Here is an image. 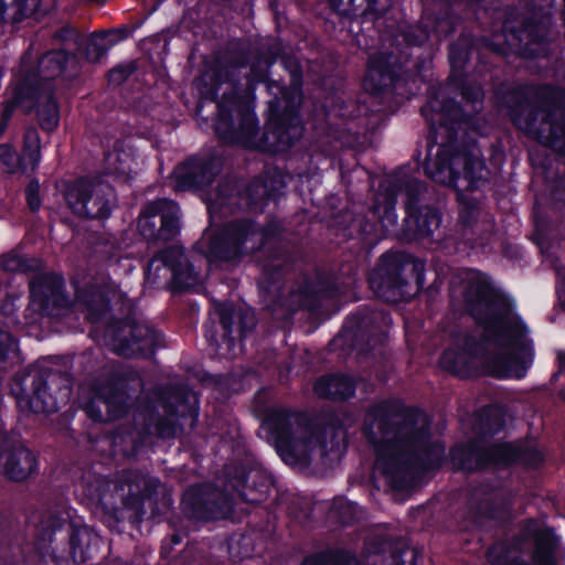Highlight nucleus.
<instances>
[{
  "label": "nucleus",
  "mask_w": 565,
  "mask_h": 565,
  "mask_svg": "<svg viewBox=\"0 0 565 565\" xmlns=\"http://www.w3.org/2000/svg\"><path fill=\"white\" fill-rule=\"evenodd\" d=\"M530 102L526 89L521 86L508 88L501 96V104L508 108V113L515 125L519 124L520 114L529 107Z\"/></svg>",
  "instance_id": "obj_53"
},
{
  "label": "nucleus",
  "mask_w": 565,
  "mask_h": 565,
  "mask_svg": "<svg viewBox=\"0 0 565 565\" xmlns=\"http://www.w3.org/2000/svg\"><path fill=\"white\" fill-rule=\"evenodd\" d=\"M401 411L403 413L406 434H412L418 429L425 431L420 441L409 445L416 471L429 472L440 469L446 459V447L440 441L431 440L429 420H426V423L420 426L418 425L420 418L425 416L424 411L418 406L406 405L402 398Z\"/></svg>",
  "instance_id": "obj_27"
},
{
  "label": "nucleus",
  "mask_w": 565,
  "mask_h": 565,
  "mask_svg": "<svg viewBox=\"0 0 565 565\" xmlns=\"http://www.w3.org/2000/svg\"><path fill=\"white\" fill-rule=\"evenodd\" d=\"M225 486L243 502L260 505L273 500L266 507L268 518L282 504H287L288 494L279 493L274 476L265 468L242 461H232L224 466Z\"/></svg>",
  "instance_id": "obj_16"
},
{
  "label": "nucleus",
  "mask_w": 565,
  "mask_h": 565,
  "mask_svg": "<svg viewBox=\"0 0 565 565\" xmlns=\"http://www.w3.org/2000/svg\"><path fill=\"white\" fill-rule=\"evenodd\" d=\"M438 7L434 13V31L438 35L448 36L456 31L457 25L462 20L458 11L465 12L466 19H480V11L486 13L482 0H430Z\"/></svg>",
  "instance_id": "obj_36"
},
{
  "label": "nucleus",
  "mask_w": 565,
  "mask_h": 565,
  "mask_svg": "<svg viewBox=\"0 0 565 565\" xmlns=\"http://www.w3.org/2000/svg\"><path fill=\"white\" fill-rule=\"evenodd\" d=\"M100 536L86 524L72 519L68 511L51 513L34 530V547L50 554L55 565H81L99 551Z\"/></svg>",
  "instance_id": "obj_6"
},
{
  "label": "nucleus",
  "mask_w": 565,
  "mask_h": 565,
  "mask_svg": "<svg viewBox=\"0 0 565 565\" xmlns=\"http://www.w3.org/2000/svg\"><path fill=\"white\" fill-rule=\"evenodd\" d=\"M78 300L85 306L86 318L92 323L104 321L111 311L109 295L97 285H90L77 294Z\"/></svg>",
  "instance_id": "obj_45"
},
{
  "label": "nucleus",
  "mask_w": 565,
  "mask_h": 565,
  "mask_svg": "<svg viewBox=\"0 0 565 565\" xmlns=\"http://www.w3.org/2000/svg\"><path fill=\"white\" fill-rule=\"evenodd\" d=\"M217 313L222 330L221 339L218 340L215 334H206V337L218 349L225 347L227 351H232L236 347V342L247 339L257 326V318L252 309L239 308L236 310L232 305H221L217 308Z\"/></svg>",
  "instance_id": "obj_32"
},
{
  "label": "nucleus",
  "mask_w": 565,
  "mask_h": 565,
  "mask_svg": "<svg viewBox=\"0 0 565 565\" xmlns=\"http://www.w3.org/2000/svg\"><path fill=\"white\" fill-rule=\"evenodd\" d=\"M524 347L512 343V340L504 338L502 343H492L508 350V354L489 353L482 355L478 361V377L491 376L494 379H507L512 367L516 369V377L521 379L531 367L533 362V342L526 335H522Z\"/></svg>",
  "instance_id": "obj_28"
},
{
  "label": "nucleus",
  "mask_w": 565,
  "mask_h": 565,
  "mask_svg": "<svg viewBox=\"0 0 565 565\" xmlns=\"http://www.w3.org/2000/svg\"><path fill=\"white\" fill-rule=\"evenodd\" d=\"M161 415L159 406L154 401L148 399L143 402L135 415V422L139 426L140 436L151 437L156 431Z\"/></svg>",
  "instance_id": "obj_52"
},
{
  "label": "nucleus",
  "mask_w": 565,
  "mask_h": 565,
  "mask_svg": "<svg viewBox=\"0 0 565 565\" xmlns=\"http://www.w3.org/2000/svg\"><path fill=\"white\" fill-rule=\"evenodd\" d=\"M511 548L504 541L493 543L488 547L486 556L491 565H512L518 555H512Z\"/></svg>",
  "instance_id": "obj_62"
},
{
  "label": "nucleus",
  "mask_w": 565,
  "mask_h": 565,
  "mask_svg": "<svg viewBox=\"0 0 565 565\" xmlns=\"http://www.w3.org/2000/svg\"><path fill=\"white\" fill-rule=\"evenodd\" d=\"M137 230L149 245L173 241L181 232V209L177 201L161 198L148 202L141 210Z\"/></svg>",
  "instance_id": "obj_23"
},
{
  "label": "nucleus",
  "mask_w": 565,
  "mask_h": 565,
  "mask_svg": "<svg viewBox=\"0 0 565 565\" xmlns=\"http://www.w3.org/2000/svg\"><path fill=\"white\" fill-rule=\"evenodd\" d=\"M273 63L274 60L266 67L253 63L246 77V87L223 93L218 103V117L213 122L214 134L222 143L246 145L256 138L259 131V120L255 111L256 87L265 84L268 90V83L276 82L269 77L268 67Z\"/></svg>",
  "instance_id": "obj_5"
},
{
  "label": "nucleus",
  "mask_w": 565,
  "mask_h": 565,
  "mask_svg": "<svg viewBox=\"0 0 565 565\" xmlns=\"http://www.w3.org/2000/svg\"><path fill=\"white\" fill-rule=\"evenodd\" d=\"M250 57L249 46L241 41L231 42L223 56L216 58L214 68H221L223 74H225V68H245L249 65Z\"/></svg>",
  "instance_id": "obj_50"
},
{
  "label": "nucleus",
  "mask_w": 565,
  "mask_h": 565,
  "mask_svg": "<svg viewBox=\"0 0 565 565\" xmlns=\"http://www.w3.org/2000/svg\"><path fill=\"white\" fill-rule=\"evenodd\" d=\"M28 543L22 525L0 511V556L4 558L24 557V545Z\"/></svg>",
  "instance_id": "obj_41"
},
{
  "label": "nucleus",
  "mask_w": 565,
  "mask_h": 565,
  "mask_svg": "<svg viewBox=\"0 0 565 565\" xmlns=\"http://www.w3.org/2000/svg\"><path fill=\"white\" fill-rule=\"evenodd\" d=\"M224 158L221 153L209 150L189 156L177 164L171 178L177 192H198L210 188L221 174Z\"/></svg>",
  "instance_id": "obj_25"
},
{
  "label": "nucleus",
  "mask_w": 565,
  "mask_h": 565,
  "mask_svg": "<svg viewBox=\"0 0 565 565\" xmlns=\"http://www.w3.org/2000/svg\"><path fill=\"white\" fill-rule=\"evenodd\" d=\"M395 203V193H391L386 195L383 209L380 204L374 203L366 213L348 214V223L343 227L344 236L356 241L363 250L372 249L384 236L383 221L396 222Z\"/></svg>",
  "instance_id": "obj_26"
},
{
  "label": "nucleus",
  "mask_w": 565,
  "mask_h": 565,
  "mask_svg": "<svg viewBox=\"0 0 565 565\" xmlns=\"http://www.w3.org/2000/svg\"><path fill=\"white\" fill-rule=\"evenodd\" d=\"M161 415L152 436L171 438L178 426L194 429L199 423L200 406L198 394L186 384H173L159 393Z\"/></svg>",
  "instance_id": "obj_21"
},
{
  "label": "nucleus",
  "mask_w": 565,
  "mask_h": 565,
  "mask_svg": "<svg viewBox=\"0 0 565 565\" xmlns=\"http://www.w3.org/2000/svg\"><path fill=\"white\" fill-rule=\"evenodd\" d=\"M1 459H4L3 473L11 481H25L38 471V458L32 450L21 444H11L6 436H0Z\"/></svg>",
  "instance_id": "obj_37"
},
{
  "label": "nucleus",
  "mask_w": 565,
  "mask_h": 565,
  "mask_svg": "<svg viewBox=\"0 0 565 565\" xmlns=\"http://www.w3.org/2000/svg\"><path fill=\"white\" fill-rule=\"evenodd\" d=\"M266 184L269 200L277 202L286 186L285 173L281 169L274 167L258 175Z\"/></svg>",
  "instance_id": "obj_61"
},
{
  "label": "nucleus",
  "mask_w": 565,
  "mask_h": 565,
  "mask_svg": "<svg viewBox=\"0 0 565 565\" xmlns=\"http://www.w3.org/2000/svg\"><path fill=\"white\" fill-rule=\"evenodd\" d=\"M369 555L381 557L382 565H405V554L409 552L406 541L401 537L379 534L366 539L364 543ZM409 565H417V550H412Z\"/></svg>",
  "instance_id": "obj_38"
},
{
  "label": "nucleus",
  "mask_w": 565,
  "mask_h": 565,
  "mask_svg": "<svg viewBox=\"0 0 565 565\" xmlns=\"http://www.w3.org/2000/svg\"><path fill=\"white\" fill-rule=\"evenodd\" d=\"M498 21L491 28L492 39L478 38L471 33H461L448 45V77L467 75V66L478 42L493 52L503 54L511 51L522 58H546L554 56L555 43L551 40L552 13L543 7L536 9L530 2L527 10L508 6L502 12H495Z\"/></svg>",
  "instance_id": "obj_2"
},
{
  "label": "nucleus",
  "mask_w": 565,
  "mask_h": 565,
  "mask_svg": "<svg viewBox=\"0 0 565 565\" xmlns=\"http://www.w3.org/2000/svg\"><path fill=\"white\" fill-rule=\"evenodd\" d=\"M253 223L250 239L259 238L256 246H252V254H257V263L260 267L259 288L263 292H280L284 288L286 276L295 270V259L289 250L281 244L282 226L276 220H270L260 225L255 220Z\"/></svg>",
  "instance_id": "obj_14"
},
{
  "label": "nucleus",
  "mask_w": 565,
  "mask_h": 565,
  "mask_svg": "<svg viewBox=\"0 0 565 565\" xmlns=\"http://www.w3.org/2000/svg\"><path fill=\"white\" fill-rule=\"evenodd\" d=\"M160 487L161 481L157 477H149L138 469H124L115 483V491L121 499L122 508L109 502L113 494L109 493L107 483L87 484L85 494L100 509L102 523L111 533H121L125 510L132 511L136 516H142L146 501H156Z\"/></svg>",
  "instance_id": "obj_9"
},
{
  "label": "nucleus",
  "mask_w": 565,
  "mask_h": 565,
  "mask_svg": "<svg viewBox=\"0 0 565 565\" xmlns=\"http://www.w3.org/2000/svg\"><path fill=\"white\" fill-rule=\"evenodd\" d=\"M439 365L458 379H478V361L456 347L443 351Z\"/></svg>",
  "instance_id": "obj_44"
},
{
  "label": "nucleus",
  "mask_w": 565,
  "mask_h": 565,
  "mask_svg": "<svg viewBox=\"0 0 565 565\" xmlns=\"http://www.w3.org/2000/svg\"><path fill=\"white\" fill-rule=\"evenodd\" d=\"M429 39L430 30L422 23L399 28L392 49L369 58L362 82L364 90L374 96L392 92L408 72L413 50L420 49Z\"/></svg>",
  "instance_id": "obj_10"
},
{
  "label": "nucleus",
  "mask_w": 565,
  "mask_h": 565,
  "mask_svg": "<svg viewBox=\"0 0 565 565\" xmlns=\"http://www.w3.org/2000/svg\"><path fill=\"white\" fill-rule=\"evenodd\" d=\"M140 381L138 371L119 367L111 370L106 380L95 386L109 418L118 419L128 413L131 384Z\"/></svg>",
  "instance_id": "obj_31"
},
{
  "label": "nucleus",
  "mask_w": 565,
  "mask_h": 565,
  "mask_svg": "<svg viewBox=\"0 0 565 565\" xmlns=\"http://www.w3.org/2000/svg\"><path fill=\"white\" fill-rule=\"evenodd\" d=\"M79 72L78 58L76 53L58 49L45 52L36 63L24 54L21 58L20 67L11 86L24 85L26 88H34L32 100L36 103L46 88H53L50 82L62 78L63 81H72Z\"/></svg>",
  "instance_id": "obj_17"
},
{
  "label": "nucleus",
  "mask_w": 565,
  "mask_h": 565,
  "mask_svg": "<svg viewBox=\"0 0 565 565\" xmlns=\"http://www.w3.org/2000/svg\"><path fill=\"white\" fill-rule=\"evenodd\" d=\"M41 0H0V19L10 14L13 23H20L31 17L40 7Z\"/></svg>",
  "instance_id": "obj_51"
},
{
  "label": "nucleus",
  "mask_w": 565,
  "mask_h": 565,
  "mask_svg": "<svg viewBox=\"0 0 565 565\" xmlns=\"http://www.w3.org/2000/svg\"><path fill=\"white\" fill-rule=\"evenodd\" d=\"M507 417L508 412L503 405H483L475 413L473 434L479 439H491L505 429Z\"/></svg>",
  "instance_id": "obj_42"
},
{
  "label": "nucleus",
  "mask_w": 565,
  "mask_h": 565,
  "mask_svg": "<svg viewBox=\"0 0 565 565\" xmlns=\"http://www.w3.org/2000/svg\"><path fill=\"white\" fill-rule=\"evenodd\" d=\"M404 192V213L399 237L407 243L429 241L443 222L441 198L417 178L396 179Z\"/></svg>",
  "instance_id": "obj_12"
},
{
  "label": "nucleus",
  "mask_w": 565,
  "mask_h": 565,
  "mask_svg": "<svg viewBox=\"0 0 565 565\" xmlns=\"http://www.w3.org/2000/svg\"><path fill=\"white\" fill-rule=\"evenodd\" d=\"M525 541L534 539L535 550L533 559L540 565H557L554 557V534L551 529L540 531L534 519L525 520L524 524L518 532Z\"/></svg>",
  "instance_id": "obj_43"
},
{
  "label": "nucleus",
  "mask_w": 565,
  "mask_h": 565,
  "mask_svg": "<svg viewBox=\"0 0 565 565\" xmlns=\"http://www.w3.org/2000/svg\"><path fill=\"white\" fill-rule=\"evenodd\" d=\"M253 223L248 217L232 220L217 228L207 239H199L193 249L203 255L210 264H235L252 254L247 242L250 239Z\"/></svg>",
  "instance_id": "obj_20"
},
{
  "label": "nucleus",
  "mask_w": 565,
  "mask_h": 565,
  "mask_svg": "<svg viewBox=\"0 0 565 565\" xmlns=\"http://www.w3.org/2000/svg\"><path fill=\"white\" fill-rule=\"evenodd\" d=\"M473 438L456 444L449 449V457L452 465L467 472H473Z\"/></svg>",
  "instance_id": "obj_56"
},
{
  "label": "nucleus",
  "mask_w": 565,
  "mask_h": 565,
  "mask_svg": "<svg viewBox=\"0 0 565 565\" xmlns=\"http://www.w3.org/2000/svg\"><path fill=\"white\" fill-rule=\"evenodd\" d=\"M56 385L71 390V376L66 372L44 367L28 375L17 393V405L33 414H53L60 409L57 397L52 393Z\"/></svg>",
  "instance_id": "obj_22"
},
{
  "label": "nucleus",
  "mask_w": 565,
  "mask_h": 565,
  "mask_svg": "<svg viewBox=\"0 0 565 565\" xmlns=\"http://www.w3.org/2000/svg\"><path fill=\"white\" fill-rule=\"evenodd\" d=\"M253 412L260 420L267 440L285 462H303L316 444L327 446L329 435L333 437L340 433L345 437L343 423L337 415H315L268 403L260 392L254 397Z\"/></svg>",
  "instance_id": "obj_3"
},
{
  "label": "nucleus",
  "mask_w": 565,
  "mask_h": 565,
  "mask_svg": "<svg viewBox=\"0 0 565 565\" xmlns=\"http://www.w3.org/2000/svg\"><path fill=\"white\" fill-rule=\"evenodd\" d=\"M484 439L473 437V472H482L490 470L489 461V444L483 445Z\"/></svg>",
  "instance_id": "obj_63"
},
{
  "label": "nucleus",
  "mask_w": 565,
  "mask_h": 565,
  "mask_svg": "<svg viewBox=\"0 0 565 565\" xmlns=\"http://www.w3.org/2000/svg\"><path fill=\"white\" fill-rule=\"evenodd\" d=\"M490 470H507L515 465L536 469L545 461L544 454L535 446L516 441H495L489 444Z\"/></svg>",
  "instance_id": "obj_35"
},
{
  "label": "nucleus",
  "mask_w": 565,
  "mask_h": 565,
  "mask_svg": "<svg viewBox=\"0 0 565 565\" xmlns=\"http://www.w3.org/2000/svg\"><path fill=\"white\" fill-rule=\"evenodd\" d=\"M511 497L489 480L470 486L462 504L456 511L461 531L483 529L490 522L504 521L511 515Z\"/></svg>",
  "instance_id": "obj_15"
},
{
  "label": "nucleus",
  "mask_w": 565,
  "mask_h": 565,
  "mask_svg": "<svg viewBox=\"0 0 565 565\" xmlns=\"http://www.w3.org/2000/svg\"><path fill=\"white\" fill-rule=\"evenodd\" d=\"M299 307L311 315L322 311L323 301L316 284H305L298 292Z\"/></svg>",
  "instance_id": "obj_58"
},
{
  "label": "nucleus",
  "mask_w": 565,
  "mask_h": 565,
  "mask_svg": "<svg viewBox=\"0 0 565 565\" xmlns=\"http://www.w3.org/2000/svg\"><path fill=\"white\" fill-rule=\"evenodd\" d=\"M330 511L343 525H351L360 519L359 505L344 497H335Z\"/></svg>",
  "instance_id": "obj_57"
},
{
  "label": "nucleus",
  "mask_w": 565,
  "mask_h": 565,
  "mask_svg": "<svg viewBox=\"0 0 565 565\" xmlns=\"http://www.w3.org/2000/svg\"><path fill=\"white\" fill-rule=\"evenodd\" d=\"M463 305L475 324L484 331L486 339L509 338L524 347L521 338L526 335L527 327L520 317L512 319L514 300L491 282L470 281L463 290Z\"/></svg>",
  "instance_id": "obj_8"
},
{
  "label": "nucleus",
  "mask_w": 565,
  "mask_h": 565,
  "mask_svg": "<svg viewBox=\"0 0 565 565\" xmlns=\"http://www.w3.org/2000/svg\"><path fill=\"white\" fill-rule=\"evenodd\" d=\"M489 173H491V172L489 171ZM425 175L427 177L426 173H425ZM428 178L431 179L434 182H437V183H440V184H444V185H447L449 188L457 190V200H458V204H459L458 221L462 226L471 227L478 222L479 210H480L479 202L475 198L466 196L462 193V190H466L468 192H475L477 190H480L481 188H483L486 184L489 183L490 174L487 175L486 181L477 189H468V180L465 179L462 173L460 174L459 179L454 184L448 182L449 178H448L447 173L443 174L444 180H438L430 175H428Z\"/></svg>",
  "instance_id": "obj_40"
},
{
  "label": "nucleus",
  "mask_w": 565,
  "mask_h": 565,
  "mask_svg": "<svg viewBox=\"0 0 565 565\" xmlns=\"http://www.w3.org/2000/svg\"><path fill=\"white\" fill-rule=\"evenodd\" d=\"M180 509L188 520L203 523L223 520L233 511L230 498L210 482L189 486L182 493Z\"/></svg>",
  "instance_id": "obj_24"
},
{
  "label": "nucleus",
  "mask_w": 565,
  "mask_h": 565,
  "mask_svg": "<svg viewBox=\"0 0 565 565\" xmlns=\"http://www.w3.org/2000/svg\"><path fill=\"white\" fill-rule=\"evenodd\" d=\"M158 262L171 273L169 289L173 295L188 292L200 282V274L188 259L182 246L170 245L159 249L149 267Z\"/></svg>",
  "instance_id": "obj_33"
},
{
  "label": "nucleus",
  "mask_w": 565,
  "mask_h": 565,
  "mask_svg": "<svg viewBox=\"0 0 565 565\" xmlns=\"http://www.w3.org/2000/svg\"><path fill=\"white\" fill-rule=\"evenodd\" d=\"M502 342H503L502 338H497L495 340L486 339L484 331H482V334L480 338H477L475 334L467 332L463 334V337L460 340V343H458L456 345V348H458L460 351L469 354L470 356H472L473 359L479 361V359L482 355H486L489 353L488 344L502 343Z\"/></svg>",
  "instance_id": "obj_54"
},
{
  "label": "nucleus",
  "mask_w": 565,
  "mask_h": 565,
  "mask_svg": "<svg viewBox=\"0 0 565 565\" xmlns=\"http://www.w3.org/2000/svg\"><path fill=\"white\" fill-rule=\"evenodd\" d=\"M539 115L540 108L530 102L529 107L520 114L519 124L524 122L529 130L535 131L540 143L565 158V116L558 119L548 111L539 124Z\"/></svg>",
  "instance_id": "obj_34"
},
{
  "label": "nucleus",
  "mask_w": 565,
  "mask_h": 565,
  "mask_svg": "<svg viewBox=\"0 0 565 565\" xmlns=\"http://www.w3.org/2000/svg\"><path fill=\"white\" fill-rule=\"evenodd\" d=\"M111 46L104 31L92 33L85 42V56L90 62H99Z\"/></svg>",
  "instance_id": "obj_59"
},
{
  "label": "nucleus",
  "mask_w": 565,
  "mask_h": 565,
  "mask_svg": "<svg viewBox=\"0 0 565 565\" xmlns=\"http://www.w3.org/2000/svg\"><path fill=\"white\" fill-rule=\"evenodd\" d=\"M162 337V332L131 317H113L105 327V338L114 352L126 359L153 358Z\"/></svg>",
  "instance_id": "obj_19"
},
{
  "label": "nucleus",
  "mask_w": 565,
  "mask_h": 565,
  "mask_svg": "<svg viewBox=\"0 0 565 565\" xmlns=\"http://www.w3.org/2000/svg\"><path fill=\"white\" fill-rule=\"evenodd\" d=\"M11 97L2 103V111L0 117V138L3 136L17 109H21L24 114H31L35 103L32 100L34 88H26L24 85L11 86Z\"/></svg>",
  "instance_id": "obj_46"
},
{
  "label": "nucleus",
  "mask_w": 565,
  "mask_h": 565,
  "mask_svg": "<svg viewBox=\"0 0 565 565\" xmlns=\"http://www.w3.org/2000/svg\"><path fill=\"white\" fill-rule=\"evenodd\" d=\"M32 111H35L38 125L44 132L52 134L58 128L61 109L54 88H46L44 100L39 98Z\"/></svg>",
  "instance_id": "obj_47"
},
{
  "label": "nucleus",
  "mask_w": 565,
  "mask_h": 565,
  "mask_svg": "<svg viewBox=\"0 0 565 565\" xmlns=\"http://www.w3.org/2000/svg\"><path fill=\"white\" fill-rule=\"evenodd\" d=\"M447 85L458 92L466 104L463 106L454 97H445L438 90L429 94L420 107V115L426 120L427 154L423 163L424 173L454 184L462 173L468 180V189L479 188L489 174V168L478 148L477 140L458 142L460 130H477L478 115L483 108L484 92L482 86L469 78V74L447 77Z\"/></svg>",
  "instance_id": "obj_1"
},
{
  "label": "nucleus",
  "mask_w": 565,
  "mask_h": 565,
  "mask_svg": "<svg viewBox=\"0 0 565 565\" xmlns=\"http://www.w3.org/2000/svg\"><path fill=\"white\" fill-rule=\"evenodd\" d=\"M299 565H361L356 554L345 547L328 546L303 557Z\"/></svg>",
  "instance_id": "obj_48"
},
{
  "label": "nucleus",
  "mask_w": 565,
  "mask_h": 565,
  "mask_svg": "<svg viewBox=\"0 0 565 565\" xmlns=\"http://www.w3.org/2000/svg\"><path fill=\"white\" fill-rule=\"evenodd\" d=\"M70 307L64 278L55 273L36 276L30 282V302L26 310L39 318H53Z\"/></svg>",
  "instance_id": "obj_30"
},
{
  "label": "nucleus",
  "mask_w": 565,
  "mask_h": 565,
  "mask_svg": "<svg viewBox=\"0 0 565 565\" xmlns=\"http://www.w3.org/2000/svg\"><path fill=\"white\" fill-rule=\"evenodd\" d=\"M371 108L364 100L345 99L343 95L328 94L312 110V129L321 137H339L342 132L359 131L369 125Z\"/></svg>",
  "instance_id": "obj_18"
},
{
  "label": "nucleus",
  "mask_w": 565,
  "mask_h": 565,
  "mask_svg": "<svg viewBox=\"0 0 565 565\" xmlns=\"http://www.w3.org/2000/svg\"><path fill=\"white\" fill-rule=\"evenodd\" d=\"M302 73H291L290 85L280 81L268 83L267 117L256 147L260 152L276 156L287 152L302 137L305 126L299 114L302 96Z\"/></svg>",
  "instance_id": "obj_7"
},
{
  "label": "nucleus",
  "mask_w": 565,
  "mask_h": 565,
  "mask_svg": "<svg viewBox=\"0 0 565 565\" xmlns=\"http://www.w3.org/2000/svg\"><path fill=\"white\" fill-rule=\"evenodd\" d=\"M63 199L72 213L87 220H106L111 214L107 194L96 189L88 177H78L64 182Z\"/></svg>",
  "instance_id": "obj_29"
},
{
  "label": "nucleus",
  "mask_w": 565,
  "mask_h": 565,
  "mask_svg": "<svg viewBox=\"0 0 565 565\" xmlns=\"http://www.w3.org/2000/svg\"><path fill=\"white\" fill-rule=\"evenodd\" d=\"M356 382L344 373H328L319 376L313 384L315 394L322 399L345 402L355 395Z\"/></svg>",
  "instance_id": "obj_39"
},
{
  "label": "nucleus",
  "mask_w": 565,
  "mask_h": 565,
  "mask_svg": "<svg viewBox=\"0 0 565 565\" xmlns=\"http://www.w3.org/2000/svg\"><path fill=\"white\" fill-rule=\"evenodd\" d=\"M392 322L391 313L376 303L360 305L345 317L332 342L361 355L382 354Z\"/></svg>",
  "instance_id": "obj_13"
},
{
  "label": "nucleus",
  "mask_w": 565,
  "mask_h": 565,
  "mask_svg": "<svg viewBox=\"0 0 565 565\" xmlns=\"http://www.w3.org/2000/svg\"><path fill=\"white\" fill-rule=\"evenodd\" d=\"M266 189L265 182L259 179L258 175L245 186V195L250 207L263 209L270 202H274L269 200V194Z\"/></svg>",
  "instance_id": "obj_60"
},
{
  "label": "nucleus",
  "mask_w": 565,
  "mask_h": 565,
  "mask_svg": "<svg viewBox=\"0 0 565 565\" xmlns=\"http://www.w3.org/2000/svg\"><path fill=\"white\" fill-rule=\"evenodd\" d=\"M41 162L40 137L35 129H28L23 136L22 152L18 158L19 171H35Z\"/></svg>",
  "instance_id": "obj_49"
},
{
  "label": "nucleus",
  "mask_w": 565,
  "mask_h": 565,
  "mask_svg": "<svg viewBox=\"0 0 565 565\" xmlns=\"http://www.w3.org/2000/svg\"><path fill=\"white\" fill-rule=\"evenodd\" d=\"M225 74L222 73L221 68H214L213 75L211 77V86L206 87L201 92L202 99L209 100L216 104V117L214 121L218 117V103L222 100V97L218 96V90L221 85L224 82Z\"/></svg>",
  "instance_id": "obj_64"
},
{
  "label": "nucleus",
  "mask_w": 565,
  "mask_h": 565,
  "mask_svg": "<svg viewBox=\"0 0 565 565\" xmlns=\"http://www.w3.org/2000/svg\"><path fill=\"white\" fill-rule=\"evenodd\" d=\"M362 431L374 445L376 466L390 486L398 491L408 489L416 471L409 445L420 441L425 431L406 434L401 398H386L372 405L365 413Z\"/></svg>",
  "instance_id": "obj_4"
},
{
  "label": "nucleus",
  "mask_w": 565,
  "mask_h": 565,
  "mask_svg": "<svg viewBox=\"0 0 565 565\" xmlns=\"http://www.w3.org/2000/svg\"><path fill=\"white\" fill-rule=\"evenodd\" d=\"M349 6L353 14L374 21L383 18L390 8L388 0H349Z\"/></svg>",
  "instance_id": "obj_55"
},
{
  "label": "nucleus",
  "mask_w": 565,
  "mask_h": 565,
  "mask_svg": "<svg viewBox=\"0 0 565 565\" xmlns=\"http://www.w3.org/2000/svg\"><path fill=\"white\" fill-rule=\"evenodd\" d=\"M426 264L407 252H386L367 276L374 295L391 303L408 300L424 289Z\"/></svg>",
  "instance_id": "obj_11"
}]
</instances>
